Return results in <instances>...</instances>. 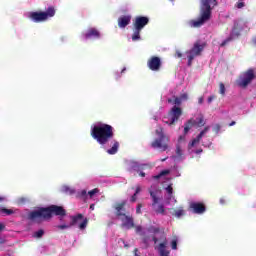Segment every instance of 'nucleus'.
<instances>
[{"label":"nucleus","mask_w":256,"mask_h":256,"mask_svg":"<svg viewBox=\"0 0 256 256\" xmlns=\"http://www.w3.org/2000/svg\"><path fill=\"white\" fill-rule=\"evenodd\" d=\"M174 215L179 219L180 217H183V215H185V210H183V207H180L175 210Z\"/></svg>","instance_id":"nucleus-30"},{"label":"nucleus","mask_w":256,"mask_h":256,"mask_svg":"<svg viewBox=\"0 0 256 256\" xmlns=\"http://www.w3.org/2000/svg\"><path fill=\"white\" fill-rule=\"evenodd\" d=\"M205 49V43L196 42L193 46V48L187 52V59H188V65H191V62L195 59V57H198V55H201V51Z\"/></svg>","instance_id":"nucleus-12"},{"label":"nucleus","mask_w":256,"mask_h":256,"mask_svg":"<svg viewBox=\"0 0 256 256\" xmlns=\"http://www.w3.org/2000/svg\"><path fill=\"white\" fill-rule=\"evenodd\" d=\"M1 213H5V215H13V210L3 208V209H1Z\"/></svg>","instance_id":"nucleus-37"},{"label":"nucleus","mask_w":256,"mask_h":256,"mask_svg":"<svg viewBox=\"0 0 256 256\" xmlns=\"http://www.w3.org/2000/svg\"><path fill=\"white\" fill-rule=\"evenodd\" d=\"M209 131V128H205L196 138H194L189 144H188V153H196L199 155V153H202L203 150L199 148V143H201V139L205 137V133Z\"/></svg>","instance_id":"nucleus-9"},{"label":"nucleus","mask_w":256,"mask_h":256,"mask_svg":"<svg viewBox=\"0 0 256 256\" xmlns=\"http://www.w3.org/2000/svg\"><path fill=\"white\" fill-rule=\"evenodd\" d=\"M157 138L152 142L153 149H160V151H167L169 149V137L163 133V128L156 129Z\"/></svg>","instance_id":"nucleus-6"},{"label":"nucleus","mask_w":256,"mask_h":256,"mask_svg":"<svg viewBox=\"0 0 256 256\" xmlns=\"http://www.w3.org/2000/svg\"><path fill=\"white\" fill-rule=\"evenodd\" d=\"M52 213L54 215H60L63 217L65 215V210L61 206L52 205L48 208H39L34 210L29 214V219L31 221H43V219H51Z\"/></svg>","instance_id":"nucleus-1"},{"label":"nucleus","mask_w":256,"mask_h":256,"mask_svg":"<svg viewBox=\"0 0 256 256\" xmlns=\"http://www.w3.org/2000/svg\"><path fill=\"white\" fill-rule=\"evenodd\" d=\"M165 175H169V170H164L159 175L153 176V179H165Z\"/></svg>","instance_id":"nucleus-31"},{"label":"nucleus","mask_w":256,"mask_h":256,"mask_svg":"<svg viewBox=\"0 0 256 256\" xmlns=\"http://www.w3.org/2000/svg\"><path fill=\"white\" fill-rule=\"evenodd\" d=\"M176 57L181 58V57H183V54H181V52H179V51H176Z\"/></svg>","instance_id":"nucleus-39"},{"label":"nucleus","mask_w":256,"mask_h":256,"mask_svg":"<svg viewBox=\"0 0 256 256\" xmlns=\"http://www.w3.org/2000/svg\"><path fill=\"white\" fill-rule=\"evenodd\" d=\"M139 193H141V186H137L135 194L131 197L132 203H135V201H137V195H139Z\"/></svg>","instance_id":"nucleus-32"},{"label":"nucleus","mask_w":256,"mask_h":256,"mask_svg":"<svg viewBox=\"0 0 256 256\" xmlns=\"http://www.w3.org/2000/svg\"><path fill=\"white\" fill-rule=\"evenodd\" d=\"M217 5V0H201L200 18L189 22L190 27H201L211 19V9Z\"/></svg>","instance_id":"nucleus-2"},{"label":"nucleus","mask_w":256,"mask_h":256,"mask_svg":"<svg viewBox=\"0 0 256 256\" xmlns=\"http://www.w3.org/2000/svg\"><path fill=\"white\" fill-rule=\"evenodd\" d=\"M61 192L66 193V195H74L75 189H73L67 185H64L61 187Z\"/></svg>","instance_id":"nucleus-26"},{"label":"nucleus","mask_w":256,"mask_h":256,"mask_svg":"<svg viewBox=\"0 0 256 256\" xmlns=\"http://www.w3.org/2000/svg\"><path fill=\"white\" fill-rule=\"evenodd\" d=\"M198 103H203V97H200L199 100H198Z\"/></svg>","instance_id":"nucleus-43"},{"label":"nucleus","mask_w":256,"mask_h":256,"mask_svg":"<svg viewBox=\"0 0 256 256\" xmlns=\"http://www.w3.org/2000/svg\"><path fill=\"white\" fill-rule=\"evenodd\" d=\"M129 23H131V16H122L118 19V26L120 29H125Z\"/></svg>","instance_id":"nucleus-24"},{"label":"nucleus","mask_w":256,"mask_h":256,"mask_svg":"<svg viewBox=\"0 0 256 256\" xmlns=\"http://www.w3.org/2000/svg\"><path fill=\"white\" fill-rule=\"evenodd\" d=\"M233 125H235V121H233L232 123H230V127H233Z\"/></svg>","instance_id":"nucleus-47"},{"label":"nucleus","mask_w":256,"mask_h":256,"mask_svg":"<svg viewBox=\"0 0 256 256\" xmlns=\"http://www.w3.org/2000/svg\"><path fill=\"white\" fill-rule=\"evenodd\" d=\"M150 195L152 197V209L155 213L158 215H165V206L161 204V201H163V193H161L160 189L157 188H151L150 189Z\"/></svg>","instance_id":"nucleus-5"},{"label":"nucleus","mask_w":256,"mask_h":256,"mask_svg":"<svg viewBox=\"0 0 256 256\" xmlns=\"http://www.w3.org/2000/svg\"><path fill=\"white\" fill-rule=\"evenodd\" d=\"M165 189L166 193H168V196L166 198L167 205H175V203H177V200L175 199V197H173V187H171L170 184Z\"/></svg>","instance_id":"nucleus-18"},{"label":"nucleus","mask_w":256,"mask_h":256,"mask_svg":"<svg viewBox=\"0 0 256 256\" xmlns=\"http://www.w3.org/2000/svg\"><path fill=\"white\" fill-rule=\"evenodd\" d=\"M140 177H145V173L144 172H140Z\"/></svg>","instance_id":"nucleus-45"},{"label":"nucleus","mask_w":256,"mask_h":256,"mask_svg":"<svg viewBox=\"0 0 256 256\" xmlns=\"http://www.w3.org/2000/svg\"><path fill=\"white\" fill-rule=\"evenodd\" d=\"M91 135L100 145H105L113 137V127L111 125L97 123L92 128Z\"/></svg>","instance_id":"nucleus-3"},{"label":"nucleus","mask_w":256,"mask_h":256,"mask_svg":"<svg viewBox=\"0 0 256 256\" xmlns=\"http://www.w3.org/2000/svg\"><path fill=\"white\" fill-rule=\"evenodd\" d=\"M220 203H221V205H223V203H225V200L224 199H220Z\"/></svg>","instance_id":"nucleus-46"},{"label":"nucleus","mask_w":256,"mask_h":256,"mask_svg":"<svg viewBox=\"0 0 256 256\" xmlns=\"http://www.w3.org/2000/svg\"><path fill=\"white\" fill-rule=\"evenodd\" d=\"M126 71V68H123L122 73Z\"/></svg>","instance_id":"nucleus-50"},{"label":"nucleus","mask_w":256,"mask_h":256,"mask_svg":"<svg viewBox=\"0 0 256 256\" xmlns=\"http://www.w3.org/2000/svg\"><path fill=\"white\" fill-rule=\"evenodd\" d=\"M213 96H210L209 98H208V103H211V101H213Z\"/></svg>","instance_id":"nucleus-41"},{"label":"nucleus","mask_w":256,"mask_h":256,"mask_svg":"<svg viewBox=\"0 0 256 256\" xmlns=\"http://www.w3.org/2000/svg\"><path fill=\"white\" fill-rule=\"evenodd\" d=\"M203 125H205V119L203 118V114H198L185 124L184 133L185 135H187L192 127H203Z\"/></svg>","instance_id":"nucleus-10"},{"label":"nucleus","mask_w":256,"mask_h":256,"mask_svg":"<svg viewBox=\"0 0 256 256\" xmlns=\"http://www.w3.org/2000/svg\"><path fill=\"white\" fill-rule=\"evenodd\" d=\"M128 167L130 171H143L147 167V165L139 164L136 161H129Z\"/></svg>","instance_id":"nucleus-20"},{"label":"nucleus","mask_w":256,"mask_h":256,"mask_svg":"<svg viewBox=\"0 0 256 256\" xmlns=\"http://www.w3.org/2000/svg\"><path fill=\"white\" fill-rule=\"evenodd\" d=\"M43 235H45V232L43 230H38L33 234V237H35L36 239H41Z\"/></svg>","instance_id":"nucleus-33"},{"label":"nucleus","mask_w":256,"mask_h":256,"mask_svg":"<svg viewBox=\"0 0 256 256\" xmlns=\"http://www.w3.org/2000/svg\"><path fill=\"white\" fill-rule=\"evenodd\" d=\"M219 93L220 95H225V84L223 83L219 84Z\"/></svg>","instance_id":"nucleus-36"},{"label":"nucleus","mask_w":256,"mask_h":256,"mask_svg":"<svg viewBox=\"0 0 256 256\" xmlns=\"http://www.w3.org/2000/svg\"><path fill=\"white\" fill-rule=\"evenodd\" d=\"M255 79V69H249L240 74L239 78L236 80V85L245 89L250 83Z\"/></svg>","instance_id":"nucleus-7"},{"label":"nucleus","mask_w":256,"mask_h":256,"mask_svg":"<svg viewBox=\"0 0 256 256\" xmlns=\"http://www.w3.org/2000/svg\"><path fill=\"white\" fill-rule=\"evenodd\" d=\"M190 209H193L194 213L201 214L205 213V205L198 202L190 203Z\"/></svg>","instance_id":"nucleus-22"},{"label":"nucleus","mask_w":256,"mask_h":256,"mask_svg":"<svg viewBox=\"0 0 256 256\" xmlns=\"http://www.w3.org/2000/svg\"><path fill=\"white\" fill-rule=\"evenodd\" d=\"M0 201H5V198H3V197H0Z\"/></svg>","instance_id":"nucleus-48"},{"label":"nucleus","mask_w":256,"mask_h":256,"mask_svg":"<svg viewBox=\"0 0 256 256\" xmlns=\"http://www.w3.org/2000/svg\"><path fill=\"white\" fill-rule=\"evenodd\" d=\"M239 35V24H235L234 28L232 29V32L230 34V37H228L226 40H224L220 46L221 47H225V45H227V43H229L230 41H233V39H235V37H237Z\"/></svg>","instance_id":"nucleus-17"},{"label":"nucleus","mask_w":256,"mask_h":256,"mask_svg":"<svg viewBox=\"0 0 256 256\" xmlns=\"http://www.w3.org/2000/svg\"><path fill=\"white\" fill-rule=\"evenodd\" d=\"M243 7H245V2H243V0H239V1L235 4V8H236V9H243Z\"/></svg>","instance_id":"nucleus-35"},{"label":"nucleus","mask_w":256,"mask_h":256,"mask_svg":"<svg viewBox=\"0 0 256 256\" xmlns=\"http://www.w3.org/2000/svg\"><path fill=\"white\" fill-rule=\"evenodd\" d=\"M205 147H207V145L206 144H203Z\"/></svg>","instance_id":"nucleus-52"},{"label":"nucleus","mask_w":256,"mask_h":256,"mask_svg":"<svg viewBox=\"0 0 256 256\" xmlns=\"http://www.w3.org/2000/svg\"><path fill=\"white\" fill-rule=\"evenodd\" d=\"M178 239L177 237H174L172 240H171V248L176 250L177 249V243H178Z\"/></svg>","instance_id":"nucleus-34"},{"label":"nucleus","mask_w":256,"mask_h":256,"mask_svg":"<svg viewBox=\"0 0 256 256\" xmlns=\"http://www.w3.org/2000/svg\"><path fill=\"white\" fill-rule=\"evenodd\" d=\"M140 33H141V30L135 28L134 33L132 35V41H139V39H141Z\"/></svg>","instance_id":"nucleus-28"},{"label":"nucleus","mask_w":256,"mask_h":256,"mask_svg":"<svg viewBox=\"0 0 256 256\" xmlns=\"http://www.w3.org/2000/svg\"><path fill=\"white\" fill-rule=\"evenodd\" d=\"M126 206H127V202L125 201L116 204L115 206L116 215L119 221H121L123 229H133V227H135V224L133 222V217L127 216L125 214Z\"/></svg>","instance_id":"nucleus-4"},{"label":"nucleus","mask_w":256,"mask_h":256,"mask_svg":"<svg viewBox=\"0 0 256 256\" xmlns=\"http://www.w3.org/2000/svg\"><path fill=\"white\" fill-rule=\"evenodd\" d=\"M154 243H157V238H153Z\"/></svg>","instance_id":"nucleus-49"},{"label":"nucleus","mask_w":256,"mask_h":256,"mask_svg":"<svg viewBox=\"0 0 256 256\" xmlns=\"http://www.w3.org/2000/svg\"><path fill=\"white\" fill-rule=\"evenodd\" d=\"M162 161H165V159H162Z\"/></svg>","instance_id":"nucleus-53"},{"label":"nucleus","mask_w":256,"mask_h":256,"mask_svg":"<svg viewBox=\"0 0 256 256\" xmlns=\"http://www.w3.org/2000/svg\"><path fill=\"white\" fill-rule=\"evenodd\" d=\"M148 67L151 71H159L161 67V59L159 57H152L148 61Z\"/></svg>","instance_id":"nucleus-16"},{"label":"nucleus","mask_w":256,"mask_h":256,"mask_svg":"<svg viewBox=\"0 0 256 256\" xmlns=\"http://www.w3.org/2000/svg\"><path fill=\"white\" fill-rule=\"evenodd\" d=\"M149 23V18L145 16H138L134 21V29L142 30L145 25Z\"/></svg>","instance_id":"nucleus-14"},{"label":"nucleus","mask_w":256,"mask_h":256,"mask_svg":"<svg viewBox=\"0 0 256 256\" xmlns=\"http://www.w3.org/2000/svg\"><path fill=\"white\" fill-rule=\"evenodd\" d=\"M97 193H99V189L95 188L91 191L88 192L87 195V191L86 190H82L80 192L81 197H84V199H87L89 197V199H93V197H95V195H97Z\"/></svg>","instance_id":"nucleus-25"},{"label":"nucleus","mask_w":256,"mask_h":256,"mask_svg":"<svg viewBox=\"0 0 256 256\" xmlns=\"http://www.w3.org/2000/svg\"><path fill=\"white\" fill-rule=\"evenodd\" d=\"M70 220H71L70 223L72 227L76 226L81 230L85 229L87 227V223H89L87 218L83 217L82 214H77L76 216H72Z\"/></svg>","instance_id":"nucleus-13"},{"label":"nucleus","mask_w":256,"mask_h":256,"mask_svg":"<svg viewBox=\"0 0 256 256\" xmlns=\"http://www.w3.org/2000/svg\"><path fill=\"white\" fill-rule=\"evenodd\" d=\"M71 227H73V224H71V222L68 224H60L56 226V228L60 229V231H65V229H71Z\"/></svg>","instance_id":"nucleus-29"},{"label":"nucleus","mask_w":256,"mask_h":256,"mask_svg":"<svg viewBox=\"0 0 256 256\" xmlns=\"http://www.w3.org/2000/svg\"><path fill=\"white\" fill-rule=\"evenodd\" d=\"M189 99V96L187 93H183L180 97H174L171 99H168V103H173L174 105H181L183 101H187Z\"/></svg>","instance_id":"nucleus-21"},{"label":"nucleus","mask_w":256,"mask_h":256,"mask_svg":"<svg viewBox=\"0 0 256 256\" xmlns=\"http://www.w3.org/2000/svg\"><path fill=\"white\" fill-rule=\"evenodd\" d=\"M55 16V8H48L47 12H31L29 18L34 21V23H41L47 21L49 17Z\"/></svg>","instance_id":"nucleus-8"},{"label":"nucleus","mask_w":256,"mask_h":256,"mask_svg":"<svg viewBox=\"0 0 256 256\" xmlns=\"http://www.w3.org/2000/svg\"><path fill=\"white\" fill-rule=\"evenodd\" d=\"M119 149V142H113V146L111 149L107 150V153H109V155H115V153H117Z\"/></svg>","instance_id":"nucleus-27"},{"label":"nucleus","mask_w":256,"mask_h":256,"mask_svg":"<svg viewBox=\"0 0 256 256\" xmlns=\"http://www.w3.org/2000/svg\"><path fill=\"white\" fill-rule=\"evenodd\" d=\"M141 229H142L141 226H137L136 227V233H141Z\"/></svg>","instance_id":"nucleus-40"},{"label":"nucleus","mask_w":256,"mask_h":256,"mask_svg":"<svg viewBox=\"0 0 256 256\" xmlns=\"http://www.w3.org/2000/svg\"><path fill=\"white\" fill-rule=\"evenodd\" d=\"M3 229H5V225L0 224V231H3Z\"/></svg>","instance_id":"nucleus-42"},{"label":"nucleus","mask_w":256,"mask_h":256,"mask_svg":"<svg viewBox=\"0 0 256 256\" xmlns=\"http://www.w3.org/2000/svg\"><path fill=\"white\" fill-rule=\"evenodd\" d=\"M90 209L91 211H93L95 209V205L94 204L90 205Z\"/></svg>","instance_id":"nucleus-44"},{"label":"nucleus","mask_w":256,"mask_h":256,"mask_svg":"<svg viewBox=\"0 0 256 256\" xmlns=\"http://www.w3.org/2000/svg\"><path fill=\"white\" fill-rule=\"evenodd\" d=\"M182 111L181 108L174 106L171 111L168 113L166 117L163 118V123L166 125H173L176 121H179V117H181Z\"/></svg>","instance_id":"nucleus-11"},{"label":"nucleus","mask_w":256,"mask_h":256,"mask_svg":"<svg viewBox=\"0 0 256 256\" xmlns=\"http://www.w3.org/2000/svg\"><path fill=\"white\" fill-rule=\"evenodd\" d=\"M155 249L159 252L160 256H169V251L167 250V240L161 242Z\"/></svg>","instance_id":"nucleus-19"},{"label":"nucleus","mask_w":256,"mask_h":256,"mask_svg":"<svg viewBox=\"0 0 256 256\" xmlns=\"http://www.w3.org/2000/svg\"><path fill=\"white\" fill-rule=\"evenodd\" d=\"M185 149V136H180L178 138V143L176 145V157H183Z\"/></svg>","instance_id":"nucleus-15"},{"label":"nucleus","mask_w":256,"mask_h":256,"mask_svg":"<svg viewBox=\"0 0 256 256\" xmlns=\"http://www.w3.org/2000/svg\"><path fill=\"white\" fill-rule=\"evenodd\" d=\"M143 206L141 205V204H138L137 205V207H136V213L139 215V214H141V208H142Z\"/></svg>","instance_id":"nucleus-38"},{"label":"nucleus","mask_w":256,"mask_h":256,"mask_svg":"<svg viewBox=\"0 0 256 256\" xmlns=\"http://www.w3.org/2000/svg\"><path fill=\"white\" fill-rule=\"evenodd\" d=\"M124 247H129V246L127 244H125Z\"/></svg>","instance_id":"nucleus-51"},{"label":"nucleus","mask_w":256,"mask_h":256,"mask_svg":"<svg viewBox=\"0 0 256 256\" xmlns=\"http://www.w3.org/2000/svg\"><path fill=\"white\" fill-rule=\"evenodd\" d=\"M84 39H99L100 34L97 29L91 28L83 35Z\"/></svg>","instance_id":"nucleus-23"}]
</instances>
